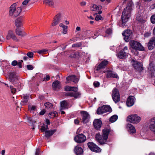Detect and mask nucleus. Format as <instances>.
Segmentation results:
<instances>
[{"label":"nucleus","mask_w":155,"mask_h":155,"mask_svg":"<svg viewBox=\"0 0 155 155\" xmlns=\"http://www.w3.org/2000/svg\"><path fill=\"white\" fill-rule=\"evenodd\" d=\"M127 1V5L122 13L121 20L122 25L124 26L130 16V13L133 5L132 0H125Z\"/></svg>","instance_id":"nucleus-1"},{"label":"nucleus","mask_w":155,"mask_h":155,"mask_svg":"<svg viewBox=\"0 0 155 155\" xmlns=\"http://www.w3.org/2000/svg\"><path fill=\"white\" fill-rule=\"evenodd\" d=\"M64 89L66 91H73L66 93V95L68 96L73 97L74 98H78L80 96L81 94L79 92H77L78 89L76 87L66 86L64 87Z\"/></svg>","instance_id":"nucleus-2"},{"label":"nucleus","mask_w":155,"mask_h":155,"mask_svg":"<svg viewBox=\"0 0 155 155\" xmlns=\"http://www.w3.org/2000/svg\"><path fill=\"white\" fill-rule=\"evenodd\" d=\"M16 3L13 4L10 7L9 15L10 16L16 17L18 16L22 11L21 7H16Z\"/></svg>","instance_id":"nucleus-3"},{"label":"nucleus","mask_w":155,"mask_h":155,"mask_svg":"<svg viewBox=\"0 0 155 155\" xmlns=\"http://www.w3.org/2000/svg\"><path fill=\"white\" fill-rule=\"evenodd\" d=\"M140 120V117L136 114L130 115L127 117V122L132 124H137Z\"/></svg>","instance_id":"nucleus-4"},{"label":"nucleus","mask_w":155,"mask_h":155,"mask_svg":"<svg viewBox=\"0 0 155 155\" xmlns=\"http://www.w3.org/2000/svg\"><path fill=\"white\" fill-rule=\"evenodd\" d=\"M129 43L131 47L134 49L141 51L144 50V48L137 41L131 40L130 41Z\"/></svg>","instance_id":"nucleus-5"},{"label":"nucleus","mask_w":155,"mask_h":155,"mask_svg":"<svg viewBox=\"0 0 155 155\" xmlns=\"http://www.w3.org/2000/svg\"><path fill=\"white\" fill-rule=\"evenodd\" d=\"M128 50L127 46H125L117 54V56L120 59H124L128 56Z\"/></svg>","instance_id":"nucleus-6"},{"label":"nucleus","mask_w":155,"mask_h":155,"mask_svg":"<svg viewBox=\"0 0 155 155\" xmlns=\"http://www.w3.org/2000/svg\"><path fill=\"white\" fill-rule=\"evenodd\" d=\"M112 97L113 100L115 103H117L120 101V96L117 89L114 88L113 90L112 91Z\"/></svg>","instance_id":"nucleus-7"},{"label":"nucleus","mask_w":155,"mask_h":155,"mask_svg":"<svg viewBox=\"0 0 155 155\" xmlns=\"http://www.w3.org/2000/svg\"><path fill=\"white\" fill-rule=\"evenodd\" d=\"M63 14L62 13H58L54 17L53 22L51 25L54 26L57 25L61 20L63 17Z\"/></svg>","instance_id":"nucleus-8"},{"label":"nucleus","mask_w":155,"mask_h":155,"mask_svg":"<svg viewBox=\"0 0 155 155\" xmlns=\"http://www.w3.org/2000/svg\"><path fill=\"white\" fill-rule=\"evenodd\" d=\"M122 34L124 37V39L125 41L127 42L129 41L132 37V32L131 30L128 29L124 31Z\"/></svg>","instance_id":"nucleus-9"},{"label":"nucleus","mask_w":155,"mask_h":155,"mask_svg":"<svg viewBox=\"0 0 155 155\" xmlns=\"http://www.w3.org/2000/svg\"><path fill=\"white\" fill-rule=\"evenodd\" d=\"M87 145L90 149L92 151L96 152H100L101 151L100 148L92 142H89Z\"/></svg>","instance_id":"nucleus-10"},{"label":"nucleus","mask_w":155,"mask_h":155,"mask_svg":"<svg viewBox=\"0 0 155 155\" xmlns=\"http://www.w3.org/2000/svg\"><path fill=\"white\" fill-rule=\"evenodd\" d=\"M131 61L133 62L132 64L134 68L136 71L140 72L143 70V65L141 63L135 61L134 60H133Z\"/></svg>","instance_id":"nucleus-11"},{"label":"nucleus","mask_w":155,"mask_h":155,"mask_svg":"<svg viewBox=\"0 0 155 155\" xmlns=\"http://www.w3.org/2000/svg\"><path fill=\"white\" fill-rule=\"evenodd\" d=\"M9 81L13 84H15L18 81V78L16 73L14 72H11L8 74Z\"/></svg>","instance_id":"nucleus-12"},{"label":"nucleus","mask_w":155,"mask_h":155,"mask_svg":"<svg viewBox=\"0 0 155 155\" xmlns=\"http://www.w3.org/2000/svg\"><path fill=\"white\" fill-rule=\"evenodd\" d=\"M85 136L82 134H79L76 136L74 138L75 142L78 143L84 142L86 140Z\"/></svg>","instance_id":"nucleus-13"},{"label":"nucleus","mask_w":155,"mask_h":155,"mask_svg":"<svg viewBox=\"0 0 155 155\" xmlns=\"http://www.w3.org/2000/svg\"><path fill=\"white\" fill-rule=\"evenodd\" d=\"M95 138L97 141L100 145H103L106 144L108 142L107 139H106L105 140H104L105 139L104 138H103V137H101L100 134H99L96 135Z\"/></svg>","instance_id":"nucleus-14"},{"label":"nucleus","mask_w":155,"mask_h":155,"mask_svg":"<svg viewBox=\"0 0 155 155\" xmlns=\"http://www.w3.org/2000/svg\"><path fill=\"white\" fill-rule=\"evenodd\" d=\"M67 81L66 82V84L68 83L70 81H72L74 83H76L78 82V79L74 75H71L66 78Z\"/></svg>","instance_id":"nucleus-15"},{"label":"nucleus","mask_w":155,"mask_h":155,"mask_svg":"<svg viewBox=\"0 0 155 155\" xmlns=\"http://www.w3.org/2000/svg\"><path fill=\"white\" fill-rule=\"evenodd\" d=\"M82 115V122L84 123H87L89 120V115L85 111H81Z\"/></svg>","instance_id":"nucleus-16"},{"label":"nucleus","mask_w":155,"mask_h":155,"mask_svg":"<svg viewBox=\"0 0 155 155\" xmlns=\"http://www.w3.org/2000/svg\"><path fill=\"white\" fill-rule=\"evenodd\" d=\"M6 38L8 40L12 38L13 40L18 41L15 35L14 34L13 32L11 30L8 31V34L6 36Z\"/></svg>","instance_id":"nucleus-17"},{"label":"nucleus","mask_w":155,"mask_h":155,"mask_svg":"<svg viewBox=\"0 0 155 155\" xmlns=\"http://www.w3.org/2000/svg\"><path fill=\"white\" fill-rule=\"evenodd\" d=\"M148 49L150 50L153 49L155 47V38H152L150 39L148 43Z\"/></svg>","instance_id":"nucleus-18"},{"label":"nucleus","mask_w":155,"mask_h":155,"mask_svg":"<svg viewBox=\"0 0 155 155\" xmlns=\"http://www.w3.org/2000/svg\"><path fill=\"white\" fill-rule=\"evenodd\" d=\"M135 97L133 96H130L127 98V105L128 107L133 106L134 102Z\"/></svg>","instance_id":"nucleus-19"},{"label":"nucleus","mask_w":155,"mask_h":155,"mask_svg":"<svg viewBox=\"0 0 155 155\" xmlns=\"http://www.w3.org/2000/svg\"><path fill=\"white\" fill-rule=\"evenodd\" d=\"M108 63V61L107 60H105L101 61L97 66L96 69L97 70L99 71L103 68H104Z\"/></svg>","instance_id":"nucleus-20"},{"label":"nucleus","mask_w":155,"mask_h":155,"mask_svg":"<svg viewBox=\"0 0 155 155\" xmlns=\"http://www.w3.org/2000/svg\"><path fill=\"white\" fill-rule=\"evenodd\" d=\"M149 127L150 130L155 134V118L151 120Z\"/></svg>","instance_id":"nucleus-21"},{"label":"nucleus","mask_w":155,"mask_h":155,"mask_svg":"<svg viewBox=\"0 0 155 155\" xmlns=\"http://www.w3.org/2000/svg\"><path fill=\"white\" fill-rule=\"evenodd\" d=\"M148 69L149 73H151L152 77L155 72V66L154 64L152 62L150 63Z\"/></svg>","instance_id":"nucleus-22"},{"label":"nucleus","mask_w":155,"mask_h":155,"mask_svg":"<svg viewBox=\"0 0 155 155\" xmlns=\"http://www.w3.org/2000/svg\"><path fill=\"white\" fill-rule=\"evenodd\" d=\"M110 132V130L109 128H105L103 130L102 137L104 138L105 140L106 139L107 140L109 133Z\"/></svg>","instance_id":"nucleus-23"},{"label":"nucleus","mask_w":155,"mask_h":155,"mask_svg":"<svg viewBox=\"0 0 155 155\" xmlns=\"http://www.w3.org/2000/svg\"><path fill=\"white\" fill-rule=\"evenodd\" d=\"M44 3L51 8H55V3L53 0H44Z\"/></svg>","instance_id":"nucleus-24"},{"label":"nucleus","mask_w":155,"mask_h":155,"mask_svg":"<svg viewBox=\"0 0 155 155\" xmlns=\"http://www.w3.org/2000/svg\"><path fill=\"white\" fill-rule=\"evenodd\" d=\"M102 122L99 119H96L94 120L93 125L94 127L96 129L100 128L101 127Z\"/></svg>","instance_id":"nucleus-25"},{"label":"nucleus","mask_w":155,"mask_h":155,"mask_svg":"<svg viewBox=\"0 0 155 155\" xmlns=\"http://www.w3.org/2000/svg\"><path fill=\"white\" fill-rule=\"evenodd\" d=\"M61 107L60 110L68 109L69 107L68 103L65 101H64L60 103Z\"/></svg>","instance_id":"nucleus-26"},{"label":"nucleus","mask_w":155,"mask_h":155,"mask_svg":"<svg viewBox=\"0 0 155 155\" xmlns=\"http://www.w3.org/2000/svg\"><path fill=\"white\" fill-rule=\"evenodd\" d=\"M52 86L55 90L60 89L61 87L60 82L58 80L54 81L52 84Z\"/></svg>","instance_id":"nucleus-27"},{"label":"nucleus","mask_w":155,"mask_h":155,"mask_svg":"<svg viewBox=\"0 0 155 155\" xmlns=\"http://www.w3.org/2000/svg\"><path fill=\"white\" fill-rule=\"evenodd\" d=\"M106 77L107 78H117L118 76L116 73H113L111 71H108L107 72Z\"/></svg>","instance_id":"nucleus-28"},{"label":"nucleus","mask_w":155,"mask_h":155,"mask_svg":"<svg viewBox=\"0 0 155 155\" xmlns=\"http://www.w3.org/2000/svg\"><path fill=\"white\" fill-rule=\"evenodd\" d=\"M23 62V61L22 60H21L18 62H17L16 60H14L12 62L11 64L13 66H15L18 65L19 68H21L22 67L21 64Z\"/></svg>","instance_id":"nucleus-29"},{"label":"nucleus","mask_w":155,"mask_h":155,"mask_svg":"<svg viewBox=\"0 0 155 155\" xmlns=\"http://www.w3.org/2000/svg\"><path fill=\"white\" fill-rule=\"evenodd\" d=\"M74 151L77 155H79L82 153L83 150L81 147L78 146H76L74 148Z\"/></svg>","instance_id":"nucleus-30"},{"label":"nucleus","mask_w":155,"mask_h":155,"mask_svg":"<svg viewBox=\"0 0 155 155\" xmlns=\"http://www.w3.org/2000/svg\"><path fill=\"white\" fill-rule=\"evenodd\" d=\"M59 26L62 28L63 30L62 32L63 34H66L68 32V26L64 25L63 23L60 24Z\"/></svg>","instance_id":"nucleus-31"},{"label":"nucleus","mask_w":155,"mask_h":155,"mask_svg":"<svg viewBox=\"0 0 155 155\" xmlns=\"http://www.w3.org/2000/svg\"><path fill=\"white\" fill-rule=\"evenodd\" d=\"M15 33L18 35L22 36L25 35V32L21 29L17 28H16Z\"/></svg>","instance_id":"nucleus-32"},{"label":"nucleus","mask_w":155,"mask_h":155,"mask_svg":"<svg viewBox=\"0 0 155 155\" xmlns=\"http://www.w3.org/2000/svg\"><path fill=\"white\" fill-rule=\"evenodd\" d=\"M127 126L129 128V131L130 133H134L136 132V129L135 127L130 124H128Z\"/></svg>","instance_id":"nucleus-33"},{"label":"nucleus","mask_w":155,"mask_h":155,"mask_svg":"<svg viewBox=\"0 0 155 155\" xmlns=\"http://www.w3.org/2000/svg\"><path fill=\"white\" fill-rule=\"evenodd\" d=\"M15 25L17 27H20L21 25L22 18L21 17H19L15 20Z\"/></svg>","instance_id":"nucleus-34"},{"label":"nucleus","mask_w":155,"mask_h":155,"mask_svg":"<svg viewBox=\"0 0 155 155\" xmlns=\"http://www.w3.org/2000/svg\"><path fill=\"white\" fill-rule=\"evenodd\" d=\"M55 130H48L45 131V136L47 138H49L55 132Z\"/></svg>","instance_id":"nucleus-35"},{"label":"nucleus","mask_w":155,"mask_h":155,"mask_svg":"<svg viewBox=\"0 0 155 155\" xmlns=\"http://www.w3.org/2000/svg\"><path fill=\"white\" fill-rule=\"evenodd\" d=\"M105 109L104 106L98 108L97 110V113L98 114H102L105 113Z\"/></svg>","instance_id":"nucleus-36"},{"label":"nucleus","mask_w":155,"mask_h":155,"mask_svg":"<svg viewBox=\"0 0 155 155\" xmlns=\"http://www.w3.org/2000/svg\"><path fill=\"white\" fill-rule=\"evenodd\" d=\"M136 20L140 22H144L145 21L144 18L141 15H138L136 17Z\"/></svg>","instance_id":"nucleus-37"},{"label":"nucleus","mask_w":155,"mask_h":155,"mask_svg":"<svg viewBox=\"0 0 155 155\" xmlns=\"http://www.w3.org/2000/svg\"><path fill=\"white\" fill-rule=\"evenodd\" d=\"M117 116L116 115H114L110 118L109 121L111 123H113L115 122L117 120Z\"/></svg>","instance_id":"nucleus-38"},{"label":"nucleus","mask_w":155,"mask_h":155,"mask_svg":"<svg viewBox=\"0 0 155 155\" xmlns=\"http://www.w3.org/2000/svg\"><path fill=\"white\" fill-rule=\"evenodd\" d=\"M101 8V6H98L95 5H94L91 8V10L94 11H98Z\"/></svg>","instance_id":"nucleus-39"},{"label":"nucleus","mask_w":155,"mask_h":155,"mask_svg":"<svg viewBox=\"0 0 155 155\" xmlns=\"http://www.w3.org/2000/svg\"><path fill=\"white\" fill-rule=\"evenodd\" d=\"M104 106L105 110L104 111L105 113L107 112H110L112 111V109L110 106L105 105H104Z\"/></svg>","instance_id":"nucleus-40"},{"label":"nucleus","mask_w":155,"mask_h":155,"mask_svg":"<svg viewBox=\"0 0 155 155\" xmlns=\"http://www.w3.org/2000/svg\"><path fill=\"white\" fill-rule=\"evenodd\" d=\"M44 105L45 108L47 109L52 108L53 107L52 104L49 102H47L45 103L44 104Z\"/></svg>","instance_id":"nucleus-41"},{"label":"nucleus","mask_w":155,"mask_h":155,"mask_svg":"<svg viewBox=\"0 0 155 155\" xmlns=\"http://www.w3.org/2000/svg\"><path fill=\"white\" fill-rule=\"evenodd\" d=\"M57 115V112L56 111L52 112L49 113V116L51 118H53L56 117Z\"/></svg>","instance_id":"nucleus-42"},{"label":"nucleus","mask_w":155,"mask_h":155,"mask_svg":"<svg viewBox=\"0 0 155 155\" xmlns=\"http://www.w3.org/2000/svg\"><path fill=\"white\" fill-rule=\"evenodd\" d=\"M47 129H48V128L47 125L42 126L41 128V130L42 132L45 131Z\"/></svg>","instance_id":"nucleus-43"},{"label":"nucleus","mask_w":155,"mask_h":155,"mask_svg":"<svg viewBox=\"0 0 155 155\" xmlns=\"http://www.w3.org/2000/svg\"><path fill=\"white\" fill-rule=\"evenodd\" d=\"M81 45V44L80 42L77 43L72 45L73 47H79Z\"/></svg>","instance_id":"nucleus-44"},{"label":"nucleus","mask_w":155,"mask_h":155,"mask_svg":"<svg viewBox=\"0 0 155 155\" xmlns=\"http://www.w3.org/2000/svg\"><path fill=\"white\" fill-rule=\"evenodd\" d=\"M29 97L27 96H24L23 99V102L24 104H25L27 103L28 101Z\"/></svg>","instance_id":"nucleus-45"},{"label":"nucleus","mask_w":155,"mask_h":155,"mask_svg":"<svg viewBox=\"0 0 155 155\" xmlns=\"http://www.w3.org/2000/svg\"><path fill=\"white\" fill-rule=\"evenodd\" d=\"M150 20L152 23H155V14L151 16Z\"/></svg>","instance_id":"nucleus-46"},{"label":"nucleus","mask_w":155,"mask_h":155,"mask_svg":"<svg viewBox=\"0 0 155 155\" xmlns=\"http://www.w3.org/2000/svg\"><path fill=\"white\" fill-rule=\"evenodd\" d=\"M96 21H99V20H102L103 19L102 17L99 15H97L95 18Z\"/></svg>","instance_id":"nucleus-47"},{"label":"nucleus","mask_w":155,"mask_h":155,"mask_svg":"<svg viewBox=\"0 0 155 155\" xmlns=\"http://www.w3.org/2000/svg\"><path fill=\"white\" fill-rule=\"evenodd\" d=\"M10 88L11 90V91L12 93L14 94L16 91V89L13 86H10Z\"/></svg>","instance_id":"nucleus-48"},{"label":"nucleus","mask_w":155,"mask_h":155,"mask_svg":"<svg viewBox=\"0 0 155 155\" xmlns=\"http://www.w3.org/2000/svg\"><path fill=\"white\" fill-rule=\"evenodd\" d=\"M47 51L45 49H42L38 51H37V52L39 54H45V53Z\"/></svg>","instance_id":"nucleus-49"},{"label":"nucleus","mask_w":155,"mask_h":155,"mask_svg":"<svg viewBox=\"0 0 155 155\" xmlns=\"http://www.w3.org/2000/svg\"><path fill=\"white\" fill-rule=\"evenodd\" d=\"M27 55L30 58H32L33 57L34 54L31 52H29L27 54Z\"/></svg>","instance_id":"nucleus-50"},{"label":"nucleus","mask_w":155,"mask_h":155,"mask_svg":"<svg viewBox=\"0 0 155 155\" xmlns=\"http://www.w3.org/2000/svg\"><path fill=\"white\" fill-rule=\"evenodd\" d=\"M27 68L28 70H31L33 69L34 67L33 66L28 64L27 65Z\"/></svg>","instance_id":"nucleus-51"},{"label":"nucleus","mask_w":155,"mask_h":155,"mask_svg":"<svg viewBox=\"0 0 155 155\" xmlns=\"http://www.w3.org/2000/svg\"><path fill=\"white\" fill-rule=\"evenodd\" d=\"M36 107L35 106H29L28 107V108L30 110H35Z\"/></svg>","instance_id":"nucleus-52"},{"label":"nucleus","mask_w":155,"mask_h":155,"mask_svg":"<svg viewBox=\"0 0 155 155\" xmlns=\"http://www.w3.org/2000/svg\"><path fill=\"white\" fill-rule=\"evenodd\" d=\"M112 30L109 28L106 30V32L107 34H110L112 33Z\"/></svg>","instance_id":"nucleus-53"},{"label":"nucleus","mask_w":155,"mask_h":155,"mask_svg":"<svg viewBox=\"0 0 155 155\" xmlns=\"http://www.w3.org/2000/svg\"><path fill=\"white\" fill-rule=\"evenodd\" d=\"M50 78V77L49 75H47L45 78H44L43 79V81H48Z\"/></svg>","instance_id":"nucleus-54"},{"label":"nucleus","mask_w":155,"mask_h":155,"mask_svg":"<svg viewBox=\"0 0 155 155\" xmlns=\"http://www.w3.org/2000/svg\"><path fill=\"white\" fill-rule=\"evenodd\" d=\"M94 86L96 87H98L100 85V83L99 82H94L93 83Z\"/></svg>","instance_id":"nucleus-55"},{"label":"nucleus","mask_w":155,"mask_h":155,"mask_svg":"<svg viewBox=\"0 0 155 155\" xmlns=\"http://www.w3.org/2000/svg\"><path fill=\"white\" fill-rule=\"evenodd\" d=\"M29 0H25L22 3V5H26L28 4V3L29 2Z\"/></svg>","instance_id":"nucleus-56"},{"label":"nucleus","mask_w":155,"mask_h":155,"mask_svg":"<svg viewBox=\"0 0 155 155\" xmlns=\"http://www.w3.org/2000/svg\"><path fill=\"white\" fill-rule=\"evenodd\" d=\"M74 123L76 124H78L79 123V121L78 119H75L74 120Z\"/></svg>","instance_id":"nucleus-57"},{"label":"nucleus","mask_w":155,"mask_h":155,"mask_svg":"<svg viewBox=\"0 0 155 155\" xmlns=\"http://www.w3.org/2000/svg\"><path fill=\"white\" fill-rule=\"evenodd\" d=\"M82 130V128L81 127L79 128L77 130V134H78L81 132Z\"/></svg>","instance_id":"nucleus-58"},{"label":"nucleus","mask_w":155,"mask_h":155,"mask_svg":"<svg viewBox=\"0 0 155 155\" xmlns=\"http://www.w3.org/2000/svg\"><path fill=\"white\" fill-rule=\"evenodd\" d=\"M45 112V110H41L39 113V114L40 115H43L44 114Z\"/></svg>","instance_id":"nucleus-59"},{"label":"nucleus","mask_w":155,"mask_h":155,"mask_svg":"<svg viewBox=\"0 0 155 155\" xmlns=\"http://www.w3.org/2000/svg\"><path fill=\"white\" fill-rule=\"evenodd\" d=\"M151 33L150 32H147L145 34V37H148L150 36Z\"/></svg>","instance_id":"nucleus-60"},{"label":"nucleus","mask_w":155,"mask_h":155,"mask_svg":"<svg viewBox=\"0 0 155 155\" xmlns=\"http://www.w3.org/2000/svg\"><path fill=\"white\" fill-rule=\"evenodd\" d=\"M86 2H82L80 3V5L81 6H84L86 5Z\"/></svg>","instance_id":"nucleus-61"},{"label":"nucleus","mask_w":155,"mask_h":155,"mask_svg":"<svg viewBox=\"0 0 155 155\" xmlns=\"http://www.w3.org/2000/svg\"><path fill=\"white\" fill-rule=\"evenodd\" d=\"M39 150L38 149H37L36 150L35 152V155H39Z\"/></svg>","instance_id":"nucleus-62"},{"label":"nucleus","mask_w":155,"mask_h":155,"mask_svg":"<svg viewBox=\"0 0 155 155\" xmlns=\"http://www.w3.org/2000/svg\"><path fill=\"white\" fill-rule=\"evenodd\" d=\"M70 40L74 42L77 41V39L76 38H73L71 39Z\"/></svg>","instance_id":"nucleus-63"},{"label":"nucleus","mask_w":155,"mask_h":155,"mask_svg":"<svg viewBox=\"0 0 155 155\" xmlns=\"http://www.w3.org/2000/svg\"><path fill=\"white\" fill-rule=\"evenodd\" d=\"M27 119L28 120V122H31V117H27Z\"/></svg>","instance_id":"nucleus-64"}]
</instances>
